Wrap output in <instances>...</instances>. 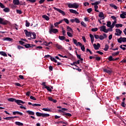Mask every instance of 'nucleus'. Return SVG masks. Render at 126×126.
<instances>
[{
  "mask_svg": "<svg viewBox=\"0 0 126 126\" xmlns=\"http://www.w3.org/2000/svg\"><path fill=\"white\" fill-rule=\"evenodd\" d=\"M112 23H111L110 21H108L107 22V24L106 26H107V27H112Z\"/></svg>",
  "mask_w": 126,
  "mask_h": 126,
  "instance_id": "58836bf2",
  "label": "nucleus"
},
{
  "mask_svg": "<svg viewBox=\"0 0 126 126\" xmlns=\"http://www.w3.org/2000/svg\"><path fill=\"white\" fill-rule=\"evenodd\" d=\"M51 60L52 61V62H54V63H58V61H57V60H56V59H55L53 57H51L50 58Z\"/></svg>",
  "mask_w": 126,
  "mask_h": 126,
  "instance_id": "79ce46f5",
  "label": "nucleus"
},
{
  "mask_svg": "<svg viewBox=\"0 0 126 126\" xmlns=\"http://www.w3.org/2000/svg\"><path fill=\"white\" fill-rule=\"evenodd\" d=\"M53 8L54 9H55V10H57V11H58V12L61 13L62 15H65V13L64 12V11L61 10V9H59L56 7H54Z\"/></svg>",
  "mask_w": 126,
  "mask_h": 126,
  "instance_id": "7ed1b4c3",
  "label": "nucleus"
},
{
  "mask_svg": "<svg viewBox=\"0 0 126 126\" xmlns=\"http://www.w3.org/2000/svg\"><path fill=\"white\" fill-rule=\"evenodd\" d=\"M59 38L60 40H61V41H63V40H65V37H64V36L59 35Z\"/></svg>",
  "mask_w": 126,
  "mask_h": 126,
  "instance_id": "c85d7f7f",
  "label": "nucleus"
},
{
  "mask_svg": "<svg viewBox=\"0 0 126 126\" xmlns=\"http://www.w3.org/2000/svg\"><path fill=\"white\" fill-rule=\"evenodd\" d=\"M122 13L120 15V17L123 19L126 18V13L125 12H122Z\"/></svg>",
  "mask_w": 126,
  "mask_h": 126,
  "instance_id": "aec40b11",
  "label": "nucleus"
},
{
  "mask_svg": "<svg viewBox=\"0 0 126 126\" xmlns=\"http://www.w3.org/2000/svg\"><path fill=\"white\" fill-rule=\"evenodd\" d=\"M27 1H29V2H31V3H34V2H36V0H26Z\"/></svg>",
  "mask_w": 126,
  "mask_h": 126,
  "instance_id": "a18cd8bd",
  "label": "nucleus"
},
{
  "mask_svg": "<svg viewBox=\"0 0 126 126\" xmlns=\"http://www.w3.org/2000/svg\"><path fill=\"white\" fill-rule=\"evenodd\" d=\"M32 106H33V107H41V104L34 103L33 104H32Z\"/></svg>",
  "mask_w": 126,
  "mask_h": 126,
  "instance_id": "49530a36",
  "label": "nucleus"
},
{
  "mask_svg": "<svg viewBox=\"0 0 126 126\" xmlns=\"http://www.w3.org/2000/svg\"><path fill=\"white\" fill-rule=\"evenodd\" d=\"M15 103H17V104L18 105H21V106H22V104H21V100L19 99H16V101Z\"/></svg>",
  "mask_w": 126,
  "mask_h": 126,
  "instance_id": "f704fd0d",
  "label": "nucleus"
},
{
  "mask_svg": "<svg viewBox=\"0 0 126 126\" xmlns=\"http://www.w3.org/2000/svg\"><path fill=\"white\" fill-rule=\"evenodd\" d=\"M94 50H99V48H100L99 43H97V45H96V44H94Z\"/></svg>",
  "mask_w": 126,
  "mask_h": 126,
  "instance_id": "1a4fd4ad",
  "label": "nucleus"
},
{
  "mask_svg": "<svg viewBox=\"0 0 126 126\" xmlns=\"http://www.w3.org/2000/svg\"><path fill=\"white\" fill-rule=\"evenodd\" d=\"M26 27H29L30 26V23L28 22V21H26Z\"/></svg>",
  "mask_w": 126,
  "mask_h": 126,
  "instance_id": "6e6d98bb",
  "label": "nucleus"
},
{
  "mask_svg": "<svg viewBox=\"0 0 126 126\" xmlns=\"http://www.w3.org/2000/svg\"><path fill=\"white\" fill-rule=\"evenodd\" d=\"M63 20H61V21H60L59 22H56L54 24V26L55 27H58V26L59 25H60V24H61V23H63Z\"/></svg>",
  "mask_w": 126,
  "mask_h": 126,
  "instance_id": "2eb2a0df",
  "label": "nucleus"
},
{
  "mask_svg": "<svg viewBox=\"0 0 126 126\" xmlns=\"http://www.w3.org/2000/svg\"><path fill=\"white\" fill-rule=\"evenodd\" d=\"M42 18H44V19H45V20H47V21L48 20H50V18H49V17L46 15H43L42 16Z\"/></svg>",
  "mask_w": 126,
  "mask_h": 126,
  "instance_id": "a211bd4d",
  "label": "nucleus"
},
{
  "mask_svg": "<svg viewBox=\"0 0 126 126\" xmlns=\"http://www.w3.org/2000/svg\"><path fill=\"white\" fill-rule=\"evenodd\" d=\"M44 88H45V89H47V90H48V91H49V92H52V89H51L49 87L46 86Z\"/></svg>",
  "mask_w": 126,
  "mask_h": 126,
  "instance_id": "3c124183",
  "label": "nucleus"
},
{
  "mask_svg": "<svg viewBox=\"0 0 126 126\" xmlns=\"http://www.w3.org/2000/svg\"><path fill=\"white\" fill-rule=\"evenodd\" d=\"M43 111H45V112H51L52 109H50V108H43Z\"/></svg>",
  "mask_w": 126,
  "mask_h": 126,
  "instance_id": "4c0bfd02",
  "label": "nucleus"
},
{
  "mask_svg": "<svg viewBox=\"0 0 126 126\" xmlns=\"http://www.w3.org/2000/svg\"><path fill=\"white\" fill-rule=\"evenodd\" d=\"M48 99L49 101H51V102H53V103H57V100L56 99H53V97H48Z\"/></svg>",
  "mask_w": 126,
  "mask_h": 126,
  "instance_id": "f8f14e48",
  "label": "nucleus"
},
{
  "mask_svg": "<svg viewBox=\"0 0 126 126\" xmlns=\"http://www.w3.org/2000/svg\"><path fill=\"white\" fill-rule=\"evenodd\" d=\"M115 35L116 36H121V35H122V32H115Z\"/></svg>",
  "mask_w": 126,
  "mask_h": 126,
  "instance_id": "13d9d810",
  "label": "nucleus"
},
{
  "mask_svg": "<svg viewBox=\"0 0 126 126\" xmlns=\"http://www.w3.org/2000/svg\"><path fill=\"white\" fill-rule=\"evenodd\" d=\"M117 23V20H114L112 24L111 25L112 28H114L116 26V24Z\"/></svg>",
  "mask_w": 126,
  "mask_h": 126,
  "instance_id": "7c9ffc66",
  "label": "nucleus"
},
{
  "mask_svg": "<svg viewBox=\"0 0 126 126\" xmlns=\"http://www.w3.org/2000/svg\"><path fill=\"white\" fill-rule=\"evenodd\" d=\"M24 46L25 47V48H26V49H28L29 48H31V44H29V43H26L25 44Z\"/></svg>",
  "mask_w": 126,
  "mask_h": 126,
  "instance_id": "4be33fe9",
  "label": "nucleus"
},
{
  "mask_svg": "<svg viewBox=\"0 0 126 126\" xmlns=\"http://www.w3.org/2000/svg\"><path fill=\"white\" fill-rule=\"evenodd\" d=\"M67 31H68V32H73L72 29L68 26L67 27Z\"/></svg>",
  "mask_w": 126,
  "mask_h": 126,
  "instance_id": "473e14b6",
  "label": "nucleus"
},
{
  "mask_svg": "<svg viewBox=\"0 0 126 126\" xmlns=\"http://www.w3.org/2000/svg\"><path fill=\"white\" fill-rule=\"evenodd\" d=\"M110 6H111V7H113L114 9H118V7L113 3H111L110 4Z\"/></svg>",
  "mask_w": 126,
  "mask_h": 126,
  "instance_id": "bb28decb",
  "label": "nucleus"
},
{
  "mask_svg": "<svg viewBox=\"0 0 126 126\" xmlns=\"http://www.w3.org/2000/svg\"><path fill=\"white\" fill-rule=\"evenodd\" d=\"M120 55V51H117L112 54V57H115V56H119Z\"/></svg>",
  "mask_w": 126,
  "mask_h": 126,
  "instance_id": "5701e85b",
  "label": "nucleus"
},
{
  "mask_svg": "<svg viewBox=\"0 0 126 126\" xmlns=\"http://www.w3.org/2000/svg\"><path fill=\"white\" fill-rule=\"evenodd\" d=\"M8 23H9L8 21L4 20V19L0 18V24H2V25H7Z\"/></svg>",
  "mask_w": 126,
  "mask_h": 126,
  "instance_id": "f03ea898",
  "label": "nucleus"
},
{
  "mask_svg": "<svg viewBox=\"0 0 126 126\" xmlns=\"http://www.w3.org/2000/svg\"><path fill=\"white\" fill-rule=\"evenodd\" d=\"M113 28H112V27H109V29H106L105 32H113Z\"/></svg>",
  "mask_w": 126,
  "mask_h": 126,
  "instance_id": "2f4dec72",
  "label": "nucleus"
},
{
  "mask_svg": "<svg viewBox=\"0 0 126 126\" xmlns=\"http://www.w3.org/2000/svg\"><path fill=\"white\" fill-rule=\"evenodd\" d=\"M44 44L45 45V46H49V45H51V44H52V42H48L47 41H45L44 42Z\"/></svg>",
  "mask_w": 126,
  "mask_h": 126,
  "instance_id": "e433bc0d",
  "label": "nucleus"
},
{
  "mask_svg": "<svg viewBox=\"0 0 126 126\" xmlns=\"http://www.w3.org/2000/svg\"><path fill=\"white\" fill-rule=\"evenodd\" d=\"M15 124V125H16V126H23V123L19 122H16Z\"/></svg>",
  "mask_w": 126,
  "mask_h": 126,
  "instance_id": "a878e982",
  "label": "nucleus"
},
{
  "mask_svg": "<svg viewBox=\"0 0 126 126\" xmlns=\"http://www.w3.org/2000/svg\"><path fill=\"white\" fill-rule=\"evenodd\" d=\"M107 37H108L107 34L106 33H104L102 35H101L99 36V40H104V39H105Z\"/></svg>",
  "mask_w": 126,
  "mask_h": 126,
  "instance_id": "423d86ee",
  "label": "nucleus"
},
{
  "mask_svg": "<svg viewBox=\"0 0 126 126\" xmlns=\"http://www.w3.org/2000/svg\"><path fill=\"white\" fill-rule=\"evenodd\" d=\"M63 21H64V22H65L67 24H69V21H68V19H63Z\"/></svg>",
  "mask_w": 126,
  "mask_h": 126,
  "instance_id": "864d4df0",
  "label": "nucleus"
},
{
  "mask_svg": "<svg viewBox=\"0 0 126 126\" xmlns=\"http://www.w3.org/2000/svg\"><path fill=\"white\" fill-rule=\"evenodd\" d=\"M109 49V45H108L107 44L105 45V48L103 49L104 51H107Z\"/></svg>",
  "mask_w": 126,
  "mask_h": 126,
  "instance_id": "c9c22d12",
  "label": "nucleus"
},
{
  "mask_svg": "<svg viewBox=\"0 0 126 126\" xmlns=\"http://www.w3.org/2000/svg\"><path fill=\"white\" fill-rule=\"evenodd\" d=\"M32 33V32H26L25 34H26L27 37H31Z\"/></svg>",
  "mask_w": 126,
  "mask_h": 126,
  "instance_id": "c756f323",
  "label": "nucleus"
},
{
  "mask_svg": "<svg viewBox=\"0 0 126 126\" xmlns=\"http://www.w3.org/2000/svg\"><path fill=\"white\" fill-rule=\"evenodd\" d=\"M16 100V99L14 98H10L8 99V101L9 102H15Z\"/></svg>",
  "mask_w": 126,
  "mask_h": 126,
  "instance_id": "cd10ccee",
  "label": "nucleus"
},
{
  "mask_svg": "<svg viewBox=\"0 0 126 126\" xmlns=\"http://www.w3.org/2000/svg\"><path fill=\"white\" fill-rule=\"evenodd\" d=\"M0 7H1V8H5V6H4V5L3 4H2L1 2H0Z\"/></svg>",
  "mask_w": 126,
  "mask_h": 126,
  "instance_id": "052dcab7",
  "label": "nucleus"
},
{
  "mask_svg": "<svg viewBox=\"0 0 126 126\" xmlns=\"http://www.w3.org/2000/svg\"><path fill=\"white\" fill-rule=\"evenodd\" d=\"M17 48L19 50H21V49H24V48L23 47V46H21L20 45H18L17 46Z\"/></svg>",
  "mask_w": 126,
  "mask_h": 126,
  "instance_id": "338daca9",
  "label": "nucleus"
},
{
  "mask_svg": "<svg viewBox=\"0 0 126 126\" xmlns=\"http://www.w3.org/2000/svg\"><path fill=\"white\" fill-rule=\"evenodd\" d=\"M13 3L15 5H19L20 1L19 0H13Z\"/></svg>",
  "mask_w": 126,
  "mask_h": 126,
  "instance_id": "9d476101",
  "label": "nucleus"
},
{
  "mask_svg": "<svg viewBox=\"0 0 126 126\" xmlns=\"http://www.w3.org/2000/svg\"><path fill=\"white\" fill-rule=\"evenodd\" d=\"M100 3V1H98L94 3H92V5H98Z\"/></svg>",
  "mask_w": 126,
  "mask_h": 126,
  "instance_id": "c03bdc74",
  "label": "nucleus"
},
{
  "mask_svg": "<svg viewBox=\"0 0 126 126\" xmlns=\"http://www.w3.org/2000/svg\"><path fill=\"white\" fill-rule=\"evenodd\" d=\"M79 7V4L77 3H73V8L77 9Z\"/></svg>",
  "mask_w": 126,
  "mask_h": 126,
  "instance_id": "ddd939ff",
  "label": "nucleus"
},
{
  "mask_svg": "<svg viewBox=\"0 0 126 126\" xmlns=\"http://www.w3.org/2000/svg\"><path fill=\"white\" fill-rule=\"evenodd\" d=\"M115 27L119 28V27H123V25L122 24H117L115 25Z\"/></svg>",
  "mask_w": 126,
  "mask_h": 126,
  "instance_id": "ea45409f",
  "label": "nucleus"
},
{
  "mask_svg": "<svg viewBox=\"0 0 126 126\" xmlns=\"http://www.w3.org/2000/svg\"><path fill=\"white\" fill-rule=\"evenodd\" d=\"M59 112H60V113H63V114H62L63 116H64V117H72V115L70 113H65V112L62 110H58Z\"/></svg>",
  "mask_w": 126,
  "mask_h": 126,
  "instance_id": "f257e3e1",
  "label": "nucleus"
},
{
  "mask_svg": "<svg viewBox=\"0 0 126 126\" xmlns=\"http://www.w3.org/2000/svg\"><path fill=\"white\" fill-rule=\"evenodd\" d=\"M3 11H4V12H9L10 10L8 8L6 7L3 9Z\"/></svg>",
  "mask_w": 126,
  "mask_h": 126,
  "instance_id": "de8ad7c7",
  "label": "nucleus"
},
{
  "mask_svg": "<svg viewBox=\"0 0 126 126\" xmlns=\"http://www.w3.org/2000/svg\"><path fill=\"white\" fill-rule=\"evenodd\" d=\"M100 31H101V32H106V26H102L100 27Z\"/></svg>",
  "mask_w": 126,
  "mask_h": 126,
  "instance_id": "9b49d317",
  "label": "nucleus"
},
{
  "mask_svg": "<svg viewBox=\"0 0 126 126\" xmlns=\"http://www.w3.org/2000/svg\"><path fill=\"white\" fill-rule=\"evenodd\" d=\"M104 72H106V73H108L109 74H111L112 73V70H108L107 69H103Z\"/></svg>",
  "mask_w": 126,
  "mask_h": 126,
  "instance_id": "6ab92c4d",
  "label": "nucleus"
},
{
  "mask_svg": "<svg viewBox=\"0 0 126 126\" xmlns=\"http://www.w3.org/2000/svg\"><path fill=\"white\" fill-rule=\"evenodd\" d=\"M67 35L68 37H73V35L70 32H67Z\"/></svg>",
  "mask_w": 126,
  "mask_h": 126,
  "instance_id": "603ef678",
  "label": "nucleus"
},
{
  "mask_svg": "<svg viewBox=\"0 0 126 126\" xmlns=\"http://www.w3.org/2000/svg\"><path fill=\"white\" fill-rule=\"evenodd\" d=\"M4 120H12V118H11V117H6V118H3Z\"/></svg>",
  "mask_w": 126,
  "mask_h": 126,
  "instance_id": "69168bd1",
  "label": "nucleus"
},
{
  "mask_svg": "<svg viewBox=\"0 0 126 126\" xmlns=\"http://www.w3.org/2000/svg\"><path fill=\"white\" fill-rule=\"evenodd\" d=\"M42 114L43 113H41L40 112H36V115L37 117H42Z\"/></svg>",
  "mask_w": 126,
  "mask_h": 126,
  "instance_id": "8fccbe9b",
  "label": "nucleus"
},
{
  "mask_svg": "<svg viewBox=\"0 0 126 126\" xmlns=\"http://www.w3.org/2000/svg\"><path fill=\"white\" fill-rule=\"evenodd\" d=\"M69 11L71 13H74L75 14H79V13L76 11L75 10L72 9H70Z\"/></svg>",
  "mask_w": 126,
  "mask_h": 126,
  "instance_id": "4468645a",
  "label": "nucleus"
},
{
  "mask_svg": "<svg viewBox=\"0 0 126 126\" xmlns=\"http://www.w3.org/2000/svg\"><path fill=\"white\" fill-rule=\"evenodd\" d=\"M16 12L19 14H22V11L20 10H16Z\"/></svg>",
  "mask_w": 126,
  "mask_h": 126,
  "instance_id": "e2e57ef3",
  "label": "nucleus"
},
{
  "mask_svg": "<svg viewBox=\"0 0 126 126\" xmlns=\"http://www.w3.org/2000/svg\"><path fill=\"white\" fill-rule=\"evenodd\" d=\"M54 46H55L56 48L58 49V50H63V46L59 44H55Z\"/></svg>",
  "mask_w": 126,
  "mask_h": 126,
  "instance_id": "0eeeda50",
  "label": "nucleus"
},
{
  "mask_svg": "<svg viewBox=\"0 0 126 126\" xmlns=\"http://www.w3.org/2000/svg\"><path fill=\"white\" fill-rule=\"evenodd\" d=\"M32 39H36V33L35 32H32Z\"/></svg>",
  "mask_w": 126,
  "mask_h": 126,
  "instance_id": "bf43d9fd",
  "label": "nucleus"
},
{
  "mask_svg": "<svg viewBox=\"0 0 126 126\" xmlns=\"http://www.w3.org/2000/svg\"><path fill=\"white\" fill-rule=\"evenodd\" d=\"M20 5H26V2L24 1H20Z\"/></svg>",
  "mask_w": 126,
  "mask_h": 126,
  "instance_id": "a19ab883",
  "label": "nucleus"
},
{
  "mask_svg": "<svg viewBox=\"0 0 126 126\" xmlns=\"http://www.w3.org/2000/svg\"><path fill=\"white\" fill-rule=\"evenodd\" d=\"M16 114H18V115H20V116H23V113L19 111L13 112V115H14V116H16Z\"/></svg>",
  "mask_w": 126,
  "mask_h": 126,
  "instance_id": "6e6552de",
  "label": "nucleus"
},
{
  "mask_svg": "<svg viewBox=\"0 0 126 126\" xmlns=\"http://www.w3.org/2000/svg\"><path fill=\"white\" fill-rule=\"evenodd\" d=\"M81 24L82 26H84V27H86V24L84 23V22H81Z\"/></svg>",
  "mask_w": 126,
  "mask_h": 126,
  "instance_id": "0e129e2a",
  "label": "nucleus"
},
{
  "mask_svg": "<svg viewBox=\"0 0 126 126\" xmlns=\"http://www.w3.org/2000/svg\"><path fill=\"white\" fill-rule=\"evenodd\" d=\"M87 11H88V13H91V11H92V8H90L88 9Z\"/></svg>",
  "mask_w": 126,
  "mask_h": 126,
  "instance_id": "774afa93",
  "label": "nucleus"
},
{
  "mask_svg": "<svg viewBox=\"0 0 126 126\" xmlns=\"http://www.w3.org/2000/svg\"><path fill=\"white\" fill-rule=\"evenodd\" d=\"M78 44L79 46L81 47V50H82L83 52H85V46H84V45H82V44L80 42H78Z\"/></svg>",
  "mask_w": 126,
  "mask_h": 126,
  "instance_id": "39448f33",
  "label": "nucleus"
},
{
  "mask_svg": "<svg viewBox=\"0 0 126 126\" xmlns=\"http://www.w3.org/2000/svg\"><path fill=\"white\" fill-rule=\"evenodd\" d=\"M54 25L52 24L50 27V29L49 30V32H59L58 29H54Z\"/></svg>",
  "mask_w": 126,
  "mask_h": 126,
  "instance_id": "20e7f679",
  "label": "nucleus"
},
{
  "mask_svg": "<svg viewBox=\"0 0 126 126\" xmlns=\"http://www.w3.org/2000/svg\"><path fill=\"white\" fill-rule=\"evenodd\" d=\"M50 116V114L47 113H42V118H47Z\"/></svg>",
  "mask_w": 126,
  "mask_h": 126,
  "instance_id": "393cba45",
  "label": "nucleus"
},
{
  "mask_svg": "<svg viewBox=\"0 0 126 126\" xmlns=\"http://www.w3.org/2000/svg\"><path fill=\"white\" fill-rule=\"evenodd\" d=\"M0 55H1V56H3V57H7V54L3 51H0Z\"/></svg>",
  "mask_w": 126,
  "mask_h": 126,
  "instance_id": "412c9836",
  "label": "nucleus"
},
{
  "mask_svg": "<svg viewBox=\"0 0 126 126\" xmlns=\"http://www.w3.org/2000/svg\"><path fill=\"white\" fill-rule=\"evenodd\" d=\"M19 43L20 44V45H22V46L25 45V42H24V41H23L20 40L19 41Z\"/></svg>",
  "mask_w": 126,
  "mask_h": 126,
  "instance_id": "09e8293b",
  "label": "nucleus"
},
{
  "mask_svg": "<svg viewBox=\"0 0 126 126\" xmlns=\"http://www.w3.org/2000/svg\"><path fill=\"white\" fill-rule=\"evenodd\" d=\"M98 16L100 18H102V19H104L105 17H104V13L103 12H100L99 14L98 15Z\"/></svg>",
  "mask_w": 126,
  "mask_h": 126,
  "instance_id": "dca6fc26",
  "label": "nucleus"
},
{
  "mask_svg": "<svg viewBox=\"0 0 126 126\" xmlns=\"http://www.w3.org/2000/svg\"><path fill=\"white\" fill-rule=\"evenodd\" d=\"M75 22H76V23H80V21L77 18H76L75 19Z\"/></svg>",
  "mask_w": 126,
  "mask_h": 126,
  "instance_id": "680f3d73",
  "label": "nucleus"
},
{
  "mask_svg": "<svg viewBox=\"0 0 126 126\" xmlns=\"http://www.w3.org/2000/svg\"><path fill=\"white\" fill-rule=\"evenodd\" d=\"M4 41H9V42H10L12 41V38L10 37H6L3 38Z\"/></svg>",
  "mask_w": 126,
  "mask_h": 126,
  "instance_id": "b1692460",
  "label": "nucleus"
},
{
  "mask_svg": "<svg viewBox=\"0 0 126 126\" xmlns=\"http://www.w3.org/2000/svg\"><path fill=\"white\" fill-rule=\"evenodd\" d=\"M73 41L74 44H75L76 46H79L78 42H77V40L76 39L73 38Z\"/></svg>",
  "mask_w": 126,
  "mask_h": 126,
  "instance_id": "72a5a7b5",
  "label": "nucleus"
},
{
  "mask_svg": "<svg viewBox=\"0 0 126 126\" xmlns=\"http://www.w3.org/2000/svg\"><path fill=\"white\" fill-rule=\"evenodd\" d=\"M108 60L109 61V62H112L113 61H114V58H113V56H109L108 58Z\"/></svg>",
  "mask_w": 126,
  "mask_h": 126,
  "instance_id": "37998d69",
  "label": "nucleus"
},
{
  "mask_svg": "<svg viewBox=\"0 0 126 126\" xmlns=\"http://www.w3.org/2000/svg\"><path fill=\"white\" fill-rule=\"evenodd\" d=\"M91 31H92V32H96L98 31V29L97 28H93L92 29Z\"/></svg>",
  "mask_w": 126,
  "mask_h": 126,
  "instance_id": "5fc2aeb1",
  "label": "nucleus"
},
{
  "mask_svg": "<svg viewBox=\"0 0 126 126\" xmlns=\"http://www.w3.org/2000/svg\"><path fill=\"white\" fill-rule=\"evenodd\" d=\"M68 7L69 8H73V4H71V3L68 4Z\"/></svg>",
  "mask_w": 126,
  "mask_h": 126,
  "instance_id": "4d7b16f0",
  "label": "nucleus"
},
{
  "mask_svg": "<svg viewBox=\"0 0 126 126\" xmlns=\"http://www.w3.org/2000/svg\"><path fill=\"white\" fill-rule=\"evenodd\" d=\"M26 113H28L29 115H32V116H34L35 115V113L32 111L30 110H28L26 111Z\"/></svg>",
  "mask_w": 126,
  "mask_h": 126,
  "instance_id": "f3484780",
  "label": "nucleus"
}]
</instances>
